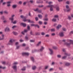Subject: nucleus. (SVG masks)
<instances>
[{
  "label": "nucleus",
  "instance_id": "obj_1",
  "mask_svg": "<svg viewBox=\"0 0 73 73\" xmlns=\"http://www.w3.org/2000/svg\"><path fill=\"white\" fill-rule=\"evenodd\" d=\"M20 17L23 19V21H24L25 22L28 21L29 23H34V21H31L30 20L26 19V17H24L23 15L21 16Z\"/></svg>",
  "mask_w": 73,
  "mask_h": 73
},
{
  "label": "nucleus",
  "instance_id": "obj_2",
  "mask_svg": "<svg viewBox=\"0 0 73 73\" xmlns=\"http://www.w3.org/2000/svg\"><path fill=\"white\" fill-rule=\"evenodd\" d=\"M47 7H50V10L51 11H53V8L54 7V6L53 5H50L47 6Z\"/></svg>",
  "mask_w": 73,
  "mask_h": 73
},
{
  "label": "nucleus",
  "instance_id": "obj_3",
  "mask_svg": "<svg viewBox=\"0 0 73 73\" xmlns=\"http://www.w3.org/2000/svg\"><path fill=\"white\" fill-rule=\"evenodd\" d=\"M34 11H37L38 12H39V13H41V10H38V8H36L35 9H34Z\"/></svg>",
  "mask_w": 73,
  "mask_h": 73
},
{
  "label": "nucleus",
  "instance_id": "obj_4",
  "mask_svg": "<svg viewBox=\"0 0 73 73\" xmlns=\"http://www.w3.org/2000/svg\"><path fill=\"white\" fill-rule=\"evenodd\" d=\"M34 11H37L38 12H39V13H41V10H38V8H36L35 9H34Z\"/></svg>",
  "mask_w": 73,
  "mask_h": 73
},
{
  "label": "nucleus",
  "instance_id": "obj_5",
  "mask_svg": "<svg viewBox=\"0 0 73 73\" xmlns=\"http://www.w3.org/2000/svg\"><path fill=\"white\" fill-rule=\"evenodd\" d=\"M12 68H13V69L15 70V71L16 72L17 70V66H14L12 67Z\"/></svg>",
  "mask_w": 73,
  "mask_h": 73
},
{
  "label": "nucleus",
  "instance_id": "obj_6",
  "mask_svg": "<svg viewBox=\"0 0 73 73\" xmlns=\"http://www.w3.org/2000/svg\"><path fill=\"white\" fill-rule=\"evenodd\" d=\"M23 56H28L29 55V54L28 53H22Z\"/></svg>",
  "mask_w": 73,
  "mask_h": 73
},
{
  "label": "nucleus",
  "instance_id": "obj_7",
  "mask_svg": "<svg viewBox=\"0 0 73 73\" xmlns=\"http://www.w3.org/2000/svg\"><path fill=\"white\" fill-rule=\"evenodd\" d=\"M15 16V15H13L12 16V17L9 18L10 20H11L12 22L13 20V17Z\"/></svg>",
  "mask_w": 73,
  "mask_h": 73
},
{
  "label": "nucleus",
  "instance_id": "obj_8",
  "mask_svg": "<svg viewBox=\"0 0 73 73\" xmlns=\"http://www.w3.org/2000/svg\"><path fill=\"white\" fill-rule=\"evenodd\" d=\"M15 41V40L14 39H11L10 40L9 42L10 43H11V44H12L13 43V42H14Z\"/></svg>",
  "mask_w": 73,
  "mask_h": 73
},
{
  "label": "nucleus",
  "instance_id": "obj_9",
  "mask_svg": "<svg viewBox=\"0 0 73 73\" xmlns=\"http://www.w3.org/2000/svg\"><path fill=\"white\" fill-rule=\"evenodd\" d=\"M21 24L23 26V27H26V26L27 25L26 24L24 23H22Z\"/></svg>",
  "mask_w": 73,
  "mask_h": 73
},
{
  "label": "nucleus",
  "instance_id": "obj_10",
  "mask_svg": "<svg viewBox=\"0 0 73 73\" xmlns=\"http://www.w3.org/2000/svg\"><path fill=\"white\" fill-rule=\"evenodd\" d=\"M59 35L61 37H62L64 36V33H63L61 32L59 33Z\"/></svg>",
  "mask_w": 73,
  "mask_h": 73
},
{
  "label": "nucleus",
  "instance_id": "obj_11",
  "mask_svg": "<svg viewBox=\"0 0 73 73\" xmlns=\"http://www.w3.org/2000/svg\"><path fill=\"white\" fill-rule=\"evenodd\" d=\"M64 45H66V46H70V43H64Z\"/></svg>",
  "mask_w": 73,
  "mask_h": 73
},
{
  "label": "nucleus",
  "instance_id": "obj_12",
  "mask_svg": "<svg viewBox=\"0 0 73 73\" xmlns=\"http://www.w3.org/2000/svg\"><path fill=\"white\" fill-rule=\"evenodd\" d=\"M68 42H70L72 44H73V41L71 40H67Z\"/></svg>",
  "mask_w": 73,
  "mask_h": 73
},
{
  "label": "nucleus",
  "instance_id": "obj_13",
  "mask_svg": "<svg viewBox=\"0 0 73 73\" xmlns=\"http://www.w3.org/2000/svg\"><path fill=\"white\" fill-rule=\"evenodd\" d=\"M28 32V30H24V31H23L22 32V34L23 35H24V32Z\"/></svg>",
  "mask_w": 73,
  "mask_h": 73
},
{
  "label": "nucleus",
  "instance_id": "obj_14",
  "mask_svg": "<svg viewBox=\"0 0 73 73\" xmlns=\"http://www.w3.org/2000/svg\"><path fill=\"white\" fill-rule=\"evenodd\" d=\"M64 54L66 56H69L70 55V54H68V53L66 52H65Z\"/></svg>",
  "mask_w": 73,
  "mask_h": 73
},
{
  "label": "nucleus",
  "instance_id": "obj_15",
  "mask_svg": "<svg viewBox=\"0 0 73 73\" xmlns=\"http://www.w3.org/2000/svg\"><path fill=\"white\" fill-rule=\"evenodd\" d=\"M11 1L9 2H7V6L8 7H9L10 6V3H11Z\"/></svg>",
  "mask_w": 73,
  "mask_h": 73
},
{
  "label": "nucleus",
  "instance_id": "obj_16",
  "mask_svg": "<svg viewBox=\"0 0 73 73\" xmlns=\"http://www.w3.org/2000/svg\"><path fill=\"white\" fill-rule=\"evenodd\" d=\"M61 27H62L61 25H59L56 28L57 29H59V28H61Z\"/></svg>",
  "mask_w": 73,
  "mask_h": 73
},
{
  "label": "nucleus",
  "instance_id": "obj_17",
  "mask_svg": "<svg viewBox=\"0 0 73 73\" xmlns=\"http://www.w3.org/2000/svg\"><path fill=\"white\" fill-rule=\"evenodd\" d=\"M31 60H32L33 62H35V59L33 57H31Z\"/></svg>",
  "mask_w": 73,
  "mask_h": 73
},
{
  "label": "nucleus",
  "instance_id": "obj_18",
  "mask_svg": "<svg viewBox=\"0 0 73 73\" xmlns=\"http://www.w3.org/2000/svg\"><path fill=\"white\" fill-rule=\"evenodd\" d=\"M38 16L39 18L40 19H41V18H42V16L41 15H38Z\"/></svg>",
  "mask_w": 73,
  "mask_h": 73
},
{
  "label": "nucleus",
  "instance_id": "obj_19",
  "mask_svg": "<svg viewBox=\"0 0 73 73\" xmlns=\"http://www.w3.org/2000/svg\"><path fill=\"white\" fill-rule=\"evenodd\" d=\"M49 50H50L51 53H50V54H53V50H52L51 49H49Z\"/></svg>",
  "mask_w": 73,
  "mask_h": 73
},
{
  "label": "nucleus",
  "instance_id": "obj_20",
  "mask_svg": "<svg viewBox=\"0 0 73 73\" xmlns=\"http://www.w3.org/2000/svg\"><path fill=\"white\" fill-rule=\"evenodd\" d=\"M17 7V5H13L12 7L13 9L16 8Z\"/></svg>",
  "mask_w": 73,
  "mask_h": 73
},
{
  "label": "nucleus",
  "instance_id": "obj_21",
  "mask_svg": "<svg viewBox=\"0 0 73 73\" xmlns=\"http://www.w3.org/2000/svg\"><path fill=\"white\" fill-rule=\"evenodd\" d=\"M13 33L14 35H18V33H17L15 32H13Z\"/></svg>",
  "mask_w": 73,
  "mask_h": 73
},
{
  "label": "nucleus",
  "instance_id": "obj_22",
  "mask_svg": "<svg viewBox=\"0 0 73 73\" xmlns=\"http://www.w3.org/2000/svg\"><path fill=\"white\" fill-rule=\"evenodd\" d=\"M41 42L40 41L38 42V44H37V46H38L41 44Z\"/></svg>",
  "mask_w": 73,
  "mask_h": 73
},
{
  "label": "nucleus",
  "instance_id": "obj_23",
  "mask_svg": "<svg viewBox=\"0 0 73 73\" xmlns=\"http://www.w3.org/2000/svg\"><path fill=\"white\" fill-rule=\"evenodd\" d=\"M2 37L3 38H2L0 39V40H3V39H4V35H2Z\"/></svg>",
  "mask_w": 73,
  "mask_h": 73
},
{
  "label": "nucleus",
  "instance_id": "obj_24",
  "mask_svg": "<svg viewBox=\"0 0 73 73\" xmlns=\"http://www.w3.org/2000/svg\"><path fill=\"white\" fill-rule=\"evenodd\" d=\"M44 49V48L42 47V46H41V48L40 49V51L41 52L42 51V50Z\"/></svg>",
  "mask_w": 73,
  "mask_h": 73
},
{
  "label": "nucleus",
  "instance_id": "obj_25",
  "mask_svg": "<svg viewBox=\"0 0 73 73\" xmlns=\"http://www.w3.org/2000/svg\"><path fill=\"white\" fill-rule=\"evenodd\" d=\"M65 65H66V66H69V65H70V63H66Z\"/></svg>",
  "mask_w": 73,
  "mask_h": 73
},
{
  "label": "nucleus",
  "instance_id": "obj_26",
  "mask_svg": "<svg viewBox=\"0 0 73 73\" xmlns=\"http://www.w3.org/2000/svg\"><path fill=\"white\" fill-rule=\"evenodd\" d=\"M7 30V31L9 32V29L7 28H6L5 30V31H6Z\"/></svg>",
  "mask_w": 73,
  "mask_h": 73
},
{
  "label": "nucleus",
  "instance_id": "obj_27",
  "mask_svg": "<svg viewBox=\"0 0 73 73\" xmlns=\"http://www.w3.org/2000/svg\"><path fill=\"white\" fill-rule=\"evenodd\" d=\"M13 20L12 22L11 21L12 23L13 24H16V23H17V22H16V21H15L13 22Z\"/></svg>",
  "mask_w": 73,
  "mask_h": 73
},
{
  "label": "nucleus",
  "instance_id": "obj_28",
  "mask_svg": "<svg viewBox=\"0 0 73 73\" xmlns=\"http://www.w3.org/2000/svg\"><path fill=\"white\" fill-rule=\"evenodd\" d=\"M66 58V56H64L62 57L63 60H65Z\"/></svg>",
  "mask_w": 73,
  "mask_h": 73
},
{
  "label": "nucleus",
  "instance_id": "obj_29",
  "mask_svg": "<svg viewBox=\"0 0 73 73\" xmlns=\"http://www.w3.org/2000/svg\"><path fill=\"white\" fill-rule=\"evenodd\" d=\"M36 66H33V70H35V69H36Z\"/></svg>",
  "mask_w": 73,
  "mask_h": 73
},
{
  "label": "nucleus",
  "instance_id": "obj_30",
  "mask_svg": "<svg viewBox=\"0 0 73 73\" xmlns=\"http://www.w3.org/2000/svg\"><path fill=\"white\" fill-rule=\"evenodd\" d=\"M52 48L53 49H57V47L55 46H53L52 47Z\"/></svg>",
  "mask_w": 73,
  "mask_h": 73
},
{
  "label": "nucleus",
  "instance_id": "obj_31",
  "mask_svg": "<svg viewBox=\"0 0 73 73\" xmlns=\"http://www.w3.org/2000/svg\"><path fill=\"white\" fill-rule=\"evenodd\" d=\"M1 19L2 20H5V18H4V16H3L1 17Z\"/></svg>",
  "mask_w": 73,
  "mask_h": 73
},
{
  "label": "nucleus",
  "instance_id": "obj_32",
  "mask_svg": "<svg viewBox=\"0 0 73 73\" xmlns=\"http://www.w3.org/2000/svg\"><path fill=\"white\" fill-rule=\"evenodd\" d=\"M51 32H54L55 31V29H51Z\"/></svg>",
  "mask_w": 73,
  "mask_h": 73
},
{
  "label": "nucleus",
  "instance_id": "obj_33",
  "mask_svg": "<svg viewBox=\"0 0 73 73\" xmlns=\"http://www.w3.org/2000/svg\"><path fill=\"white\" fill-rule=\"evenodd\" d=\"M35 27H36L38 28H40V27L39 26V25H35Z\"/></svg>",
  "mask_w": 73,
  "mask_h": 73
},
{
  "label": "nucleus",
  "instance_id": "obj_34",
  "mask_svg": "<svg viewBox=\"0 0 73 73\" xmlns=\"http://www.w3.org/2000/svg\"><path fill=\"white\" fill-rule=\"evenodd\" d=\"M40 33H35V35H40Z\"/></svg>",
  "mask_w": 73,
  "mask_h": 73
},
{
  "label": "nucleus",
  "instance_id": "obj_35",
  "mask_svg": "<svg viewBox=\"0 0 73 73\" xmlns=\"http://www.w3.org/2000/svg\"><path fill=\"white\" fill-rule=\"evenodd\" d=\"M36 25L34 24H32L31 25V27H35V26Z\"/></svg>",
  "mask_w": 73,
  "mask_h": 73
},
{
  "label": "nucleus",
  "instance_id": "obj_36",
  "mask_svg": "<svg viewBox=\"0 0 73 73\" xmlns=\"http://www.w3.org/2000/svg\"><path fill=\"white\" fill-rule=\"evenodd\" d=\"M56 9L57 11H59V7H56Z\"/></svg>",
  "mask_w": 73,
  "mask_h": 73
},
{
  "label": "nucleus",
  "instance_id": "obj_37",
  "mask_svg": "<svg viewBox=\"0 0 73 73\" xmlns=\"http://www.w3.org/2000/svg\"><path fill=\"white\" fill-rule=\"evenodd\" d=\"M22 70H25V67H24L22 69Z\"/></svg>",
  "mask_w": 73,
  "mask_h": 73
},
{
  "label": "nucleus",
  "instance_id": "obj_38",
  "mask_svg": "<svg viewBox=\"0 0 73 73\" xmlns=\"http://www.w3.org/2000/svg\"><path fill=\"white\" fill-rule=\"evenodd\" d=\"M52 21H56V19H52Z\"/></svg>",
  "mask_w": 73,
  "mask_h": 73
},
{
  "label": "nucleus",
  "instance_id": "obj_39",
  "mask_svg": "<svg viewBox=\"0 0 73 73\" xmlns=\"http://www.w3.org/2000/svg\"><path fill=\"white\" fill-rule=\"evenodd\" d=\"M27 29L28 30H30V27H29V25H28L27 26Z\"/></svg>",
  "mask_w": 73,
  "mask_h": 73
},
{
  "label": "nucleus",
  "instance_id": "obj_40",
  "mask_svg": "<svg viewBox=\"0 0 73 73\" xmlns=\"http://www.w3.org/2000/svg\"><path fill=\"white\" fill-rule=\"evenodd\" d=\"M25 38L26 40H28V37L27 36H26L25 37Z\"/></svg>",
  "mask_w": 73,
  "mask_h": 73
},
{
  "label": "nucleus",
  "instance_id": "obj_41",
  "mask_svg": "<svg viewBox=\"0 0 73 73\" xmlns=\"http://www.w3.org/2000/svg\"><path fill=\"white\" fill-rule=\"evenodd\" d=\"M2 63L3 64V65H5V64H6V62H2Z\"/></svg>",
  "mask_w": 73,
  "mask_h": 73
},
{
  "label": "nucleus",
  "instance_id": "obj_42",
  "mask_svg": "<svg viewBox=\"0 0 73 73\" xmlns=\"http://www.w3.org/2000/svg\"><path fill=\"white\" fill-rule=\"evenodd\" d=\"M68 18L69 20H71V17L70 16H68Z\"/></svg>",
  "mask_w": 73,
  "mask_h": 73
},
{
  "label": "nucleus",
  "instance_id": "obj_43",
  "mask_svg": "<svg viewBox=\"0 0 73 73\" xmlns=\"http://www.w3.org/2000/svg\"><path fill=\"white\" fill-rule=\"evenodd\" d=\"M58 16L57 15H55L54 16V17H55L56 18H58Z\"/></svg>",
  "mask_w": 73,
  "mask_h": 73
},
{
  "label": "nucleus",
  "instance_id": "obj_44",
  "mask_svg": "<svg viewBox=\"0 0 73 73\" xmlns=\"http://www.w3.org/2000/svg\"><path fill=\"white\" fill-rule=\"evenodd\" d=\"M35 20L36 21H37L38 20V18L37 17H35Z\"/></svg>",
  "mask_w": 73,
  "mask_h": 73
},
{
  "label": "nucleus",
  "instance_id": "obj_45",
  "mask_svg": "<svg viewBox=\"0 0 73 73\" xmlns=\"http://www.w3.org/2000/svg\"><path fill=\"white\" fill-rule=\"evenodd\" d=\"M44 20H45V21H48V19L47 18H45Z\"/></svg>",
  "mask_w": 73,
  "mask_h": 73
},
{
  "label": "nucleus",
  "instance_id": "obj_46",
  "mask_svg": "<svg viewBox=\"0 0 73 73\" xmlns=\"http://www.w3.org/2000/svg\"><path fill=\"white\" fill-rule=\"evenodd\" d=\"M70 11H71V9H70L67 10V12H69Z\"/></svg>",
  "mask_w": 73,
  "mask_h": 73
},
{
  "label": "nucleus",
  "instance_id": "obj_47",
  "mask_svg": "<svg viewBox=\"0 0 73 73\" xmlns=\"http://www.w3.org/2000/svg\"><path fill=\"white\" fill-rule=\"evenodd\" d=\"M45 37H49V35H46Z\"/></svg>",
  "mask_w": 73,
  "mask_h": 73
},
{
  "label": "nucleus",
  "instance_id": "obj_48",
  "mask_svg": "<svg viewBox=\"0 0 73 73\" xmlns=\"http://www.w3.org/2000/svg\"><path fill=\"white\" fill-rule=\"evenodd\" d=\"M66 8H67V9H68V8H69V6L67 5L66 6Z\"/></svg>",
  "mask_w": 73,
  "mask_h": 73
},
{
  "label": "nucleus",
  "instance_id": "obj_49",
  "mask_svg": "<svg viewBox=\"0 0 73 73\" xmlns=\"http://www.w3.org/2000/svg\"><path fill=\"white\" fill-rule=\"evenodd\" d=\"M57 57H58V58H60L61 57V55H57Z\"/></svg>",
  "mask_w": 73,
  "mask_h": 73
},
{
  "label": "nucleus",
  "instance_id": "obj_50",
  "mask_svg": "<svg viewBox=\"0 0 73 73\" xmlns=\"http://www.w3.org/2000/svg\"><path fill=\"white\" fill-rule=\"evenodd\" d=\"M19 4H22V1H20L19 2Z\"/></svg>",
  "mask_w": 73,
  "mask_h": 73
},
{
  "label": "nucleus",
  "instance_id": "obj_51",
  "mask_svg": "<svg viewBox=\"0 0 73 73\" xmlns=\"http://www.w3.org/2000/svg\"><path fill=\"white\" fill-rule=\"evenodd\" d=\"M44 25H46V24H48V23H47V22H44Z\"/></svg>",
  "mask_w": 73,
  "mask_h": 73
},
{
  "label": "nucleus",
  "instance_id": "obj_52",
  "mask_svg": "<svg viewBox=\"0 0 73 73\" xmlns=\"http://www.w3.org/2000/svg\"><path fill=\"white\" fill-rule=\"evenodd\" d=\"M53 70V68H50V70H49V71H50V72L51 71H52V70Z\"/></svg>",
  "mask_w": 73,
  "mask_h": 73
},
{
  "label": "nucleus",
  "instance_id": "obj_53",
  "mask_svg": "<svg viewBox=\"0 0 73 73\" xmlns=\"http://www.w3.org/2000/svg\"><path fill=\"white\" fill-rule=\"evenodd\" d=\"M29 2L30 3H33V0H31L29 1Z\"/></svg>",
  "mask_w": 73,
  "mask_h": 73
},
{
  "label": "nucleus",
  "instance_id": "obj_54",
  "mask_svg": "<svg viewBox=\"0 0 73 73\" xmlns=\"http://www.w3.org/2000/svg\"><path fill=\"white\" fill-rule=\"evenodd\" d=\"M18 64V63L17 62H15L13 64H14V65H16V64Z\"/></svg>",
  "mask_w": 73,
  "mask_h": 73
},
{
  "label": "nucleus",
  "instance_id": "obj_55",
  "mask_svg": "<svg viewBox=\"0 0 73 73\" xmlns=\"http://www.w3.org/2000/svg\"><path fill=\"white\" fill-rule=\"evenodd\" d=\"M16 27V26H14L12 28H13V29L14 28H15Z\"/></svg>",
  "mask_w": 73,
  "mask_h": 73
},
{
  "label": "nucleus",
  "instance_id": "obj_56",
  "mask_svg": "<svg viewBox=\"0 0 73 73\" xmlns=\"http://www.w3.org/2000/svg\"><path fill=\"white\" fill-rule=\"evenodd\" d=\"M41 35H45V33L44 32H42L41 33Z\"/></svg>",
  "mask_w": 73,
  "mask_h": 73
},
{
  "label": "nucleus",
  "instance_id": "obj_57",
  "mask_svg": "<svg viewBox=\"0 0 73 73\" xmlns=\"http://www.w3.org/2000/svg\"><path fill=\"white\" fill-rule=\"evenodd\" d=\"M31 42H35V40H30Z\"/></svg>",
  "mask_w": 73,
  "mask_h": 73
},
{
  "label": "nucleus",
  "instance_id": "obj_58",
  "mask_svg": "<svg viewBox=\"0 0 73 73\" xmlns=\"http://www.w3.org/2000/svg\"><path fill=\"white\" fill-rule=\"evenodd\" d=\"M39 23L40 24H41L42 23V22L40 21H39Z\"/></svg>",
  "mask_w": 73,
  "mask_h": 73
},
{
  "label": "nucleus",
  "instance_id": "obj_59",
  "mask_svg": "<svg viewBox=\"0 0 73 73\" xmlns=\"http://www.w3.org/2000/svg\"><path fill=\"white\" fill-rule=\"evenodd\" d=\"M66 4H69V2L68 1H67L66 2Z\"/></svg>",
  "mask_w": 73,
  "mask_h": 73
},
{
  "label": "nucleus",
  "instance_id": "obj_60",
  "mask_svg": "<svg viewBox=\"0 0 73 73\" xmlns=\"http://www.w3.org/2000/svg\"><path fill=\"white\" fill-rule=\"evenodd\" d=\"M73 34V31H71V32L70 33V35H71V34Z\"/></svg>",
  "mask_w": 73,
  "mask_h": 73
},
{
  "label": "nucleus",
  "instance_id": "obj_61",
  "mask_svg": "<svg viewBox=\"0 0 73 73\" xmlns=\"http://www.w3.org/2000/svg\"><path fill=\"white\" fill-rule=\"evenodd\" d=\"M62 29L64 31H66V29L65 28H63Z\"/></svg>",
  "mask_w": 73,
  "mask_h": 73
},
{
  "label": "nucleus",
  "instance_id": "obj_62",
  "mask_svg": "<svg viewBox=\"0 0 73 73\" xmlns=\"http://www.w3.org/2000/svg\"><path fill=\"white\" fill-rule=\"evenodd\" d=\"M0 68H2V69H5V67H2L1 66H0Z\"/></svg>",
  "mask_w": 73,
  "mask_h": 73
},
{
  "label": "nucleus",
  "instance_id": "obj_63",
  "mask_svg": "<svg viewBox=\"0 0 73 73\" xmlns=\"http://www.w3.org/2000/svg\"><path fill=\"white\" fill-rule=\"evenodd\" d=\"M20 42H23V41H24V40L21 39L20 40Z\"/></svg>",
  "mask_w": 73,
  "mask_h": 73
},
{
  "label": "nucleus",
  "instance_id": "obj_64",
  "mask_svg": "<svg viewBox=\"0 0 73 73\" xmlns=\"http://www.w3.org/2000/svg\"><path fill=\"white\" fill-rule=\"evenodd\" d=\"M27 2H24L23 3V5H25V4H27Z\"/></svg>",
  "mask_w": 73,
  "mask_h": 73
}]
</instances>
